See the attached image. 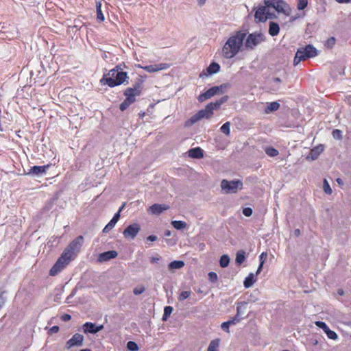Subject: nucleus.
I'll use <instances>...</instances> for the list:
<instances>
[{
    "label": "nucleus",
    "mask_w": 351,
    "mask_h": 351,
    "mask_svg": "<svg viewBox=\"0 0 351 351\" xmlns=\"http://www.w3.org/2000/svg\"><path fill=\"white\" fill-rule=\"evenodd\" d=\"M254 276L253 274H250L249 276L245 279L243 285L245 288L251 287L254 282Z\"/></svg>",
    "instance_id": "obj_28"
},
{
    "label": "nucleus",
    "mask_w": 351,
    "mask_h": 351,
    "mask_svg": "<svg viewBox=\"0 0 351 351\" xmlns=\"http://www.w3.org/2000/svg\"><path fill=\"white\" fill-rule=\"evenodd\" d=\"M335 38L333 37L330 38L328 40V45H333L335 43Z\"/></svg>",
    "instance_id": "obj_55"
},
{
    "label": "nucleus",
    "mask_w": 351,
    "mask_h": 351,
    "mask_svg": "<svg viewBox=\"0 0 351 351\" xmlns=\"http://www.w3.org/2000/svg\"><path fill=\"white\" fill-rule=\"evenodd\" d=\"M246 37V34L239 31L235 34L231 36L224 44L222 49V54L226 59L234 58L243 46V40Z\"/></svg>",
    "instance_id": "obj_1"
},
{
    "label": "nucleus",
    "mask_w": 351,
    "mask_h": 351,
    "mask_svg": "<svg viewBox=\"0 0 351 351\" xmlns=\"http://www.w3.org/2000/svg\"><path fill=\"white\" fill-rule=\"evenodd\" d=\"M116 223L110 220L108 223L104 227L103 229V232L104 233L108 232L110 230H111L115 226Z\"/></svg>",
    "instance_id": "obj_42"
},
{
    "label": "nucleus",
    "mask_w": 351,
    "mask_h": 351,
    "mask_svg": "<svg viewBox=\"0 0 351 351\" xmlns=\"http://www.w3.org/2000/svg\"><path fill=\"white\" fill-rule=\"evenodd\" d=\"M217 274L215 272L210 271L208 273V279L212 282H216L217 281Z\"/></svg>",
    "instance_id": "obj_46"
},
{
    "label": "nucleus",
    "mask_w": 351,
    "mask_h": 351,
    "mask_svg": "<svg viewBox=\"0 0 351 351\" xmlns=\"http://www.w3.org/2000/svg\"><path fill=\"white\" fill-rule=\"evenodd\" d=\"M80 351H91V350L86 348V349H82Z\"/></svg>",
    "instance_id": "obj_64"
},
{
    "label": "nucleus",
    "mask_w": 351,
    "mask_h": 351,
    "mask_svg": "<svg viewBox=\"0 0 351 351\" xmlns=\"http://www.w3.org/2000/svg\"><path fill=\"white\" fill-rule=\"evenodd\" d=\"M71 261V258H69V257L64 256V254L62 253L61 256L58 258L55 265L50 269L49 275L52 276L57 275Z\"/></svg>",
    "instance_id": "obj_11"
},
{
    "label": "nucleus",
    "mask_w": 351,
    "mask_h": 351,
    "mask_svg": "<svg viewBox=\"0 0 351 351\" xmlns=\"http://www.w3.org/2000/svg\"><path fill=\"white\" fill-rule=\"evenodd\" d=\"M169 208V206L167 204H155L151 206L149 208V212L151 213L152 215H158L163 213L164 211L168 210Z\"/></svg>",
    "instance_id": "obj_18"
},
{
    "label": "nucleus",
    "mask_w": 351,
    "mask_h": 351,
    "mask_svg": "<svg viewBox=\"0 0 351 351\" xmlns=\"http://www.w3.org/2000/svg\"><path fill=\"white\" fill-rule=\"evenodd\" d=\"M140 230V226L137 223L128 226L123 231V234L125 238L134 239Z\"/></svg>",
    "instance_id": "obj_13"
},
{
    "label": "nucleus",
    "mask_w": 351,
    "mask_h": 351,
    "mask_svg": "<svg viewBox=\"0 0 351 351\" xmlns=\"http://www.w3.org/2000/svg\"><path fill=\"white\" fill-rule=\"evenodd\" d=\"M274 82L275 83H280L281 82V80L279 78V77H276L273 80Z\"/></svg>",
    "instance_id": "obj_57"
},
{
    "label": "nucleus",
    "mask_w": 351,
    "mask_h": 351,
    "mask_svg": "<svg viewBox=\"0 0 351 351\" xmlns=\"http://www.w3.org/2000/svg\"><path fill=\"white\" fill-rule=\"evenodd\" d=\"M2 294H0V300L1 301L2 304L4 303V300L1 295ZM1 307V305H0V308Z\"/></svg>",
    "instance_id": "obj_61"
},
{
    "label": "nucleus",
    "mask_w": 351,
    "mask_h": 351,
    "mask_svg": "<svg viewBox=\"0 0 351 351\" xmlns=\"http://www.w3.org/2000/svg\"><path fill=\"white\" fill-rule=\"evenodd\" d=\"M104 328L103 325L97 326L92 322H86L83 325V331L85 333L96 334Z\"/></svg>",
    "instance_id": "obj_17"
},
{
    "label": "nucleus",
    "mask_w": 351,
    "mask_h": 351,
    "mask_svg": "<svg viewBox=\"0 0 351 351\" xmlns=\"http://www.w3.org/2000/svg\"><path fill=\"white\" fill-rule=\"evenodd\" d=\"M127 348L130 351H137L138 346L134 341H130L127 343Z\"/></svg>",
    "instance_id": "obj_40"
},
{
    "label": "nucleus",
    "mask_w": 351,
    "mask_h": 351,
    "mask_svg": "<svg viewBox=\"0 0 351 351\" xmlns=\"http://www.w3.org/2000/svg\"><path fill=\"white\" fill-rule=\"evenodd\" d=\"M294 234L296 236V237H299L300 234H301V232H300V230L299 229H295L294 230Z\"/></svg>",
    "instance_id": "obj_56"
},
{
    "label": "nucleus",
    "mask_w": 351,
    "mask_h": 351,
    "mask_svg": "<svg viewBox=\"0 0 351 351\" xmlns=\"http://www.w3.org/2000/svg\"><path fill=\"white\" fill-rule=\"evenodd\" d=\"M165 235L166 237H169V236L171 235V231H170V230H167V231H165Z\"/></svg>",
    "instance_id": "obj_60"
},
{
    "label": "nucleus",
    "mask_w": 351,
    "mask_h": 351,
    "mask_svg": "<svg viewBox=\"0 0 351 351\" xmlns=\"http://www.w3.org/2000/svg\"><path fill=\"white\" fill-rule=\"evenodd\" d=\"M173 308L170 306H167L164 308V314L162 316V320H166L167 318L171 314Z\"/></svg>",
    "instance_id": "obj_37"
},
{
    "label": "nucleus",
    "mask_w": 351,
    "mask_h": 351,
    "mask_svg": "<svg viewBox=\"0 0 351 351\" xmlns=\"http://www.w3.org/2000/svg\"><path fill=\"white\" fill-rule=\"evenodd\" d=\"M171 225L176 230H182L186 228V223L183 221H172Z\"/></svg>",
    "instance_id": "obj_30"
},
{
    "label": "nucleus",
    "mask_w": 351,
    "mask_h": 351,
    "mask_svg": "<svg viewBox=\"0 0 351 351\" xmlns=\"http://www.w3.org/2000/svg\"><path fill=\"white\" fill-rule=\"evenodd\" d=\"M118 253L114 250H110L99 255L98 261L99 262L108 261L117 256Z\"/></svg>",
    "instance_id": "obj_20"
},
{
    "label": "nucleus",
    "mask_w": 351,
    "mask_h": 351,
    "mask_svg": "<svg viewBox=\"0 0 351 351\" xmlns=\"http://www.w3.org/2000/svg\"><path fill=\"white\" fill-rule=\"evenodd\" d=\"M71 319V316L69 314H64L62 317V319L64 322L69 321Z\"/></svg>",
    "instance_id": "obj_51"
},
{
    "label": "nucleus",
    "mask_w": 351,
    "mask_h": 351,
    "mask_svg": "<svg viewBox=\"0 0 351 351\" xmlns=\"http://www.w3.org/2000/svg\"><path fill=\"white\" fill-rule=\"evenodd\" d=\"M84 337L82 335L75 333L66 343V348L70 349L74 346H81L83 344Z\"/></svg>",
    "instance_id": "obj_14"
},
{
    "label": "nucleus",
    "mask_w": 351,
    "mask_h": 351,
    "mask_svg": "<svg viewBox=\"0 0 351 351\" xmlns=\"http://www.w3.org/2000/svg\"><path fill=\"white\" fill-rule=\"evenodd\" d=\"M280 108V104L277 101H273L268 103L267 107L265 109V112L267 114L276 111Z\"/></svg>",
    "instance_id": "obj_24"
},
{
    "label": "nucleus",
    "mask_w": 351,
    "mask_h": 351,
    "mask_svg": "<svg viewBox=\"0 0 351 351\" xmlns=\"http://www.w3.org/2000/svg\"><path fill=\"white\" fill-rule=\"evenodd\" d=\"M220 69V66L219 64L216 62H213L210 64V66L206 69V72H203L200 74V77L207 76L208 75H211L214 73H217Z\"/></svg>",
    "instance_id": "obj_22"
},
{
    "label": "nucleus",
    "mask_w": 351,
    "mask_h": 351,
    "mask_svg": "<svg viewBox=\"0 0 351 351\" xmlns=\"http://www.w3.org/2000/svg\"><path fill=\"white\" fill-rule=\"evenodd\" d=\"M243 214L246 217H250L252 214V209L250 207L245 208L243 210Z\"/></svg>",
    "instance_id": "obj_48"
},
{
    "label": "nucleus",
    "mask_w": 351,
    "mask_h": 351,
    "mask_svg": "<svg viewBox=\"0 0 351 351\" xmlns=\"http://www.w3.org/2000/svg\"><path fill=\"white\" fill-rule=\"evenodd\" d=\"M242 319V317H240V311L239 309L238 310V312L237 313L236 315L232 317L231 319L228 320V322L230 325H235L241 322Z\"/></svg>",
    "instance_id": "obj_34"
},
{
    "label": "nucleus",
    "mask_w": 351,
    "mask_h": 351,
    "mask_svg": "<svg viewBox=\"0 0 351 351\" xmlns=\"http://www.w3.org/2000/svg\"><path fill=\"white\" fill-rule=\"evenodd\" d=\"M142 93V86L141 83H138L134 87H130L125 89L124 95L125 99L120 104L119 108L121 111L126 110L132 104L136 101V97L140 96Z\"/></svg>",
    "instance_id": "obj_4"
},
{
    "label": "nucleus",
    "mask_w": 351,
    "mask_h": 351,
    "mask_svg": "<svg viewBox=\"0 0 351 351\" xmlns=\"http://www.w3.org/2000/svg\"><path fill=\"white\" fill-rule=\"evenodd\" d=\"M264 4L274 9L278 12L286 14L287 4L282 0H264Z\"/></svg>",
    "instance_id": "obj_12"
},
{
    "label": "nucleus",
    "mask_w": 351,
    "mask_h": 351,
    "mask_svg": "<svg viewBox=\"0 0 351 351\" xmlns=\"http://www.w3.org/2000/svg\"><path fill=\"white\" fill-rule=\"evenodd\" d=\"M230 263V258L228 255H222L219 260V265L221 267L225 268L228 266Z\"/></svg>",
    "instance_id": "obj_32"
},
{
    "label": "nucleus",
    "mask_w": 351,
    "mask_h": 351,
    "mask_svg": "<svg viewBox=\"0 0 351 351\" xmlns=\"http://www.w3.org/2000/svg\"><path fill=\"white\" fill-rule=\"evenodd\" d=\"M127 78V73L124 72L121 65L119 64L110 70L107 74H104L100 80V83L103 85L107 84L110 87H114L124 83Z\"/></svg>",
    "instance_id": "obj_2"
},
{
    "label": "nucleus",
    "mask_w": 351,
    "mask_h": 351,
    "mask_svg": "<svg viewBox=\"0 0 351 351\" xmlns=\"http://www.w3.org/2000/svg\"><path fill=\"white\" fill-rule=\"evenodd\" d=\"M267 254L266 252H263L260 255V256H259L260 265H259V266L258 267V269L256 271V274H258L261 271L263 266V264H264V262H265V260L267 258Z\"/></svg>",
    "instance_id": "obj_33"
},
{
    "label": "nucleus",
    "mask_w": 351,
    "mask_h": 351,
    "mask_svg": "<svg viewBox=\"0 0 351 351\" xmlns=\"http://www.w3.org/2000/svg\"><path fill=\"white\" fill-rule=\"evenodd\" d=\"M265 153L269 156H271V157H274V156H276L279 154V152L278 151L274 148V147H267L265 149Z\"/></svg>",
    "instance_id": "obj_35"
},
{
    "label": "nucleus",
    "mask_w": 351,
    "mask_h": 351,
    "mask_svg": "<svg viewBox=\"0 0 351 351\" xmlns=\"http://www.w3.org/2000/svg\"><path fill=\"white\" fill-rule=\"evenodd\" d=\"M145 291V287L143 285H140V286L136 287L134 289L133 293L134 295H138L143 293Z\"/></svg>",
    "instance_id": "obj_43"
},
{
    "label": "nucleus",
    "mask_w": 351,
    "mask_h": 351,
    "mask_svg": "<svg viewBox=\"0 0 351 351\" xmlns=\"http://www.w3.org/2000/svg\"><path fill=\"white\" fill-rule=\"evenodd\" d=\"M324 145H319L317 147H313L309 154L306 156V159L315 160L318 158L320 154L324 151Z\"/></svg>",
    "instance_id": "obj_21"
},
{
    "label": "nucleus",
    "mask_w": 351,
    "mask_h": 351,
    "mask_svg": "<svg viewBox=\"0 0 351 351\" xmlns=\"http://www.w3.org/2000/svg\"><path fill=\"white\" fill-rule=\"evenodd\" d=\"M317 55V49L311 45L298 49L293 60L294 65L298 64L301 61L309 58L315 57Z\"/></svg>",
    "instance_id": "obj_5"
},
{
    "label": "nucleus",
    "mask_w": 351,
    "mask_h": 351,
    "mask_svg": "<svg viewBox=\"0 0 351 351\" xmlns=\"http://www.w3.org/2000/svg\"><path fill=\"white\" fill-rule=\"evenodd\" d=\"M245 260V253L244 251L241 250L237 253L235 262L237 265L242 264Z\"/></svg>",
    "instance_id": "obj_27"
},
{
    "label": "nucleus",
    "mask_w": 351,
    "mask_h": 351,
    "mask_svg": "<svg viewBox=\"0 0 351 351\" xmlns=\"http://www.w3.org/2000/svg\"><path fill=\"white\" fill-rule=\"evenodd\" d=\"M228 99V96H224L215 102H210L207 104L204 109L199 110L195 114L192 116L187 121L188 125H191L197 123L202 119H210L213 114V110L219 108L221 105L226 102Z\"/></svg>",
    "instance_id": "obj_3"
},
{
    "label": "nucleus",
    "mask_w": 351,
    "mask_h": 351,
    "mask_svg": "<svg viewBox=\"0 0 351 351\" xmlns=\"http://www.w3.org/2000/svg\"><path fill=\"white\" fill-rule=\"evenodd\" d=\"M206 1V0H197L198 4L199 5H203L205 3Z\"/></svg>",
    "instance_id": "obj_58"
},
{
    "label": "nucleus",
    "mask_w": 351,
    "mask_h": 351,
    "mask_svg": "<svg viewBox=\"0 0 351 351\" xmlns=\"http://www.w3.org/2000/svg\"><path fill=\"white\" fill-rule=\"evenodd\" d=\"M189 156L193 158H202L204 156L203 150L200 147L191 149Z\"/></svg>",
    "instance_id": "obj_23"
},
{
    "label": "nucleus",
    "mask_w": 351,
    "mask_h": 351,
    "mask_svg": "<svg viewBox=\"0 0 351 351\" xmlns=\"http://www.w3.org/2000/svg\"><path fill=\"white\" fill-rule=\"evenodd\" d=\"M271 8L266 5L260 6L255 12V19L259 22H265L267 19H272L276 17L274 12H271Z\"/></svg>",
    "instance_id": "obj_9"
},
{
    "label": "nucleus",
    "mask_w": 351,
    "mask_h": 351,
    "mask_svg": "<svg viewBox=\"0 0 351 351\" xmlns=\"http://www.w3.org/2000/svg\"><path fill=\"white\" fill-rule=\"evenodd\" d=\"M124 206H125V204L121 206V207L119 208L118 212L120 213L122 210V209L124 208Z\"/></svg>",
    "instance_id": "obj_63"
},
{
    "label": "nucleus",
    "mask_w": 351,
    "mask_h": 351,
    "mask_svg": "<svg viewBox=\"0 0 351 351\" xmlns=\"http://www.w3.org/2000/svg\"><path fill=\"white\" fill-rule=\"evenodd\" d=\"M84 242V237L78 236L72 241L67 247L64 250L63 254L71 260L74 259L77 254L80 251Z\"/></svg>",
    "instance_id": "obj_6"
},
{
    "label": "nucleus",
    "mask_w": 351,
    "mask_h": 351,
    "mask_svg": "<svg viewBox=\"0 0 351 351\" xmlns=\"http://www.w3.org/2000/svg\"><path fill=\"white\" fill-rule=\"evenodd\" d=\"M336 1L339 3H348L351 2V0H336Z\"/></svg>",
    "instance_id": "obj_54"
},
{
    "label": "nucleus",
    "mask_w": 351,
    "mask_h": 351,
    "mask_svg": "<svg viewBox=\"0 0 351 351\" xmlns=\"http://www.w3.org/2000/svg\"><path fill=\"white\" fill-rule=\"evenodd\" d=\"M158 239V237L155 235H150L147 237V241H155Z\"/></svg>",
    "instance_id": "obj_52"
},
{
    "label": "nucleus",
    "mask_w": 351,
    "mask_h": 351,
    "mask_svg": "<svg viewBox=\"0 0 351 351\" xmlns=\"http://www.w3.org/2000/svg\"><path fill=\"white\" fill-rule=\"evenodd\" d=\"M246 303L245 302H239L237 304V313L238 312V310L239 309V311H240V317L242 316V315L245 312V306Z\"/></svg>",
    "instance_id": "obj_44"
},
{
    "label": "nucleus",
    "mask_w": 351,
    "mask_h": 351,
    "mask_svg": "<svg viewBox=\"0 0 351 351\" xmlns=\"http://www.w3.org/2000/svg\"><path fill=\"white\" fill-rule=\"evenodd\" d=\"M96 10H97V19L99 21L102 22L104 21L105 17L104 15L101 11V3H97L96 5Z\"/></svg>",
    "instance_id": "obj_29"
},
{
    "label": "nucleus",
    "mask_w": 351,
    "mask_h": 351,
    "mask_svg": "<svg viewBox=\"0 0 351 351\" xmlns=\"http://www.w3.org/2000/svg\"><path fill=\"white\" fill-rule=\"evenodd\" d=\"M230 122H226L221 127V131L226 135H229L230 133Z\"/></svg>",
    "instance_id": "obj_36"
},
{
    "label": "nucleus",
    "mask_w": 351,
    "mask_h": 351,
    "mask_svg": "<svg viewBox=\"0 0 351 351\" xmlns=\"http://www.w3.org/2000/svg\"><path fill=\"white\" fill-rule=\"evenodd\" d=\"M221 187L226 193H234L243 188V182L240 180L228 181L223 180L221 183Z\"/></svg>",
    "instance_id": "obj_10"
},
{
    "label": "nucleus",
    "mask_w": 351,
    "mask_h": 351,
    "mask_svg": "<svg viewBox=\"0 0 351 351\" xmlns=\"http://www.w3.org/2000/svg\"><path fill=\"white\" fill-rule=\"evenodd\" d=\"M323 189L324 191L328 195H330L332 192V189L330 188V184L326 179L324 180Z\"/></svg>",
    "instance_id": "obj_38"
},
{
    "label": "nucleus",
    "mask_w": 351,
    "mask_h": 351,
    "mask_svg": "<svg viewBox=\"0 0 351 351\" xmlns=\"http://www.w3.org/2000/svg\"><path fill=\"white\" fill-rule=\"evenodd\" d=\"M332 137L335 139L339 140V139H341V138H342L341 131L339 130H337V129L334 130L332 131Z\"/></svg>",
    "instance_id": "obj_45"
},
{
    "label": "nucleus",
    "mask_w": 351,
    "mask_h": 351,
    "mask_svg": "<svg viewBox=\"0 0 351 351\" xmlns=\"http://www.w3.org/2000/svg\"><path fill=\"white\" fill-rule=\"evenodd\" d=\"M191 294V291H183L180 293V294L178 297V300L180 301L184 300L187 299L188 298H189Z\"/></svg>",
    "instance_id": "obj_39"
},
{
    "label": "nucleus",
    "mask_w": 351,
    "mask_h": 351,
    "mask_svg": "<svg viewBox=\"0 0 351 351\" xmlns=\"http://www.w3.org/2000/svg\"><path fill=\"white\" fill-rule=\"evenodd\" d=\"M280 31V27L277 23L270 22L269 27V34L271 36H275L278 34Z\"/></svg>",
    "instance_id": "obj_25"
},
{
    "label": "nucleus",
    "mask_w": 351,
    "mask_h": 351,
    "mask_svg": "<svg viewBox=\"0 0 351 351\" xmlns=\"http://www.w3.org/2000/svg\"><path fill=\"white\" fill-rule=\"evenodd\" d=\"M337 182H338V184H343V182H342L341 179H340V178H337Z\"/></svg>",
    "instance_id": "obj_62"
},
{
    "label": "nucleus",
    "mask_w": 351,
    "mask_h": 351,
    "mask_svg": "<svg viewBox=\"0 0 351 351\" xmlns=\"http://www.w3.org/2000/svg\"><path fill=\"white\" fill-rule=\"evenodd\" d=\"M308 5V0H298V9L299 10H304Z\"/></svg>",
    "instance_id": "obj_41"
},
{
    "label": "nucleus",
    "mask_w": 351,
    "mask_h": 351,
    "mask_svg": "<svg viewBox=\"0 0 351 351\" xmlns=\"http://www.w3.org/2000/svg\"><path fill=\"white\" fill-rule=\"evenodd\" d=\"M337 293H338V294H339V295H343L344 294V291H343V289H339V290L337 291Z\"/></svg>",
    "instance_id": "obj_59"
},
{
    "label": "nucleus",
    "mask_w": 351,
    "mask_h": 351,
    "mask_svg": "<svg viewBox=\"0 0 351 351\" xmlns=\"http://www.w3.org/2000/svg\"><path fill=\"white\" fill-rule=\"evenodd\" d=\"M139 67L143 69L149 73H154L162 70H165L169 67V64L166 63H160L158 64H150L145 66L139 65Z\"/></svg>",
    "instance_id": "obj_16"
},
{
    "label": "nucleus",
    "mask_w": 351,
    "mask_h": 351,
    "mask_svg": "<svg viewBox=\"0 0 351 351\" xmlns=\"http://www.w3.org/2000/svg\"><path fill=\"white\" fill-rule=\"evenodd\" d=\"M228 87V84H223L220 86H213L204 93L199 95L198 97V101L199 102H204L206 100H208L211 97H214L215 95H217L219 93H223Z\"/></svg>",
    "instance_id": "obj_8"
},
{
    "label": "nucleus",
    "mask_w": 351,
    "mask_h": 351,
    "mask_svg": "<svg viewBox=\"0 0 351 351\" xmlns=\"http://www.w3.org/2000/svg\"><path fill=\"white\" fill-rule=\"evenodd\" d=\"M49 165L45 166H34L31 167L26 173L29 176H40L46 173V170L49 168Z\"/></svg>",
    "instance_id": "obj_19"
},
{
    "label": "nucleus",
    "mask_w": 351,
    "mask_h": 351,
    "mask_svg": "<svg viewBox=\"0 0 351 351\" xmlns=\"http://www.w3.org/2000/svg\"><path fill=\"white\" fill-rule=\"evenodd\" d=\"M59 331V327L57 326H54L50 328V332L51 333H56Z\"/></svg>",
    "instance_id": "obj_53"
},
{
    "label": "nucleus",
    "mask_w": 351,
    "mask_h": 351,
    "mask_svg": "<svg viewBox=\"0 0 351 351\" xmlns=\"http://www.w3.org/2000/svg\"><path fill=\"white\" fill-rule=\"evenodd\" d=\"M315 324L322 328L329 339L336 340L338 338L337 334L335 331L331 330L325 322L317 321L315 322Z\"/></svg>",
    "instance_id": "obj_15"
},
{
    "label": "nucleus",
    "mask_w": 351,
    "mask_h": 351,
    "mask_svg": "<svg viewBox=\"0 0 351 351\" xmlns=\"http://www.w3.org/2000/svg\"><path fill=\"white\" fill-rule=\"evenodd\" d=\"M219 345V339H217L210 341L207 351H217Z\"/></svg>",
    "instance_id": "obj_31"
},
{
    "label": "nucleus",
    "mask_w": 351,
    "mask_h": 351,
    "mask_svg": "<svg viewBox=\"0 0 351 351\" xmlns=\"http://www.w3.org/2000/svg\"><path fill=\"white\" fill-rule=\"evenodd\" d=\"M161 259L160 256H152L150 257V263H157Z\"/></svg>",
    "instance_id": "obj_49"
},
{
    "label": "nucleus",
    "mask_w": 351,
    "mask_h": 351,
    "mask_svg": "<svg viewBox=\"0 0 351 351\" xmlns=\"http://www.w3.org/2000/svg\"><path fill=\"white\" fill-rule=\"evenodd\" d=\"M245 39V49L247 50H252L262 42L265 41V38L261 32H255L250 34Z\"/></svg>",
    "instance_id": "obj_7"
},
{
    "label": "nucleus",
    "mask_w": 351,
    "mask_h": 351,
    "mask_svg": "<svg viewBox=\"0 0 351 351\" xmlns=\"http://www.w3.org/2000/svg\"><path fill=\"white\" fill-rule=\"evenodd\" d=\"M184 266V263L182 261H173L169 265V269H178Z\"/></svg>",
    "instance_id": "obj_26"
},
{
    "label": "nucleus",
    "mask_w": 351,
    "mask_h": 351,
    "mask_svg": "<svg viewBox=\"0 0 351 351\" xmlns=\"http://www.w3.org/2000/svg\"><path fill=\"white\" fill-rule=\"evenodd\" d=\"M119 217H120V213H119V212H117V213L114 214V217H112V219L111 220L117 223V222L119 219Z\"/></svg>",
    "instance_id": "obj_50"
},
{
    "label": "nucleus",
    "mask_w": 351,
    "mask_h": 351,
    "mask_svg": "<svg viewBox=\"0 0 351 351\" xmlns=\"http://www.w3.org/2000/svg\"><path fill=\"white\" fill-rule=\"evenodd\" d=\"M230 326H231V325L230 324L228 321H227V322H223L221 324V329L226 331L227 332H230V330H229Z\"/></svg>",
    "instance_id": "obj_47"
}]
</instances>
